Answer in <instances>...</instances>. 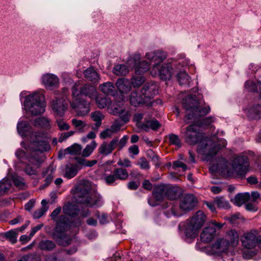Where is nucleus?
<instances>
[{
	"mask_svg": "<svg viewBox=\"0 0 261 261\" xmlns=\"http://www.w3.org/2000/svg\"><path fill=\"white\" fill-rule=\"evenodd\" d=\"M206 220V216L202 211H198L190 220H187L183 226L184 232L186 237L189 238H195L197 234L199 229L203 225Z\"/></svg>",
	"mask_w": 261,
	"mask_h": 261,
	"instance_id": "423d86ee",
	"label": "nucleus"
},
{
	"mask_svg": "<svg viewBox=\"0 0 261 261\" xmlns=\"http://www.w3.org/2000/svg\"><path fill=\"white\" fill-rule=\"evenodd\" d=\"M168 138L170 144L177 146H180V140L177 135L170 134L169 135Z\"/></svg>",
	"mask_w": 261,
	"mask_h": 261,
	"instance_id": "864d4df0",
	"label": "nucleus"
},
{
	"mask_svg": "<svg viewBox=\"0 0 261 261\" xmlns=\"http://www.w3.org/2000/svg\"><path fill=\"white\" fill-rule=\"evenodd\" d=\"M56 123L61 130H68L70 126L63 119H58L56 121Z\"/></svg>",
	"mask_w": 261,
	"mask_h": 261,
	"instance_id": "13d9d810",
	"label": "nucleus"
},
{
	"mask_svg": "<svg viewBox=\"0 0 261 261\" xmlns=\"http://www.w3.org/2000/svg\"><path fill=\"white\" fill-rule=\"evenodd\" d=\"M165 213L167 217L168 218L171 217L172 216H180L182 215V214L178 211L177 207L175 206H172Z\"/></svg>",
	"mask_w": 261,
	"mask_h": 261,
	"instance_id": "603ef678",
	"label": "nucleus"
},
{
	"mask_svg": "<svg viewBox=\"0 0 261 261\" xmlns=\"http://www.w3.org/2000/svg\"><path fill=\"white\" fill-rule=\"evenodd\" d=\"M113 172L114 173L117 179L125 180L128 177V173L126 169L122 168H116Z\"/></svg>",
	"mask_w": 261,
	"mask_h": 261,
	"instance_id": "79ce46f5",
	"label": "nucleus"
},
{
	"mask_svg": "<svg viewBox=\"0 0 261 261\" xmlns=\"http://www.w3.org/2000/svg\"><path fill=\"white\" fill-rule=\"evenodd\" d=\"M76 202L87 206L99 205L102 203L101 197L99 194L91 189L88 182H84L75 188Z\"/></svg>",
	"mask_w": 261,
	"mask_h": 261,
	"instance_id": "f03ea898",
	"label": "nucleus"
},
{
	"mask_svg": "<svg viewBox=\"0 0 261 261\" xmlns=\"http://www.w3.org/2000/svg\"><path fill=\"white\" fill-rule=\"evenodd\" d=\"M56 247L55 244L51 241L49 240H44L42 241L39 243V247L41 249L46 250V251H51L53 250Z\"/></svg>",
	"mask_w": 261,
	"mask_h": 261,
	"instance_id": "a18cd8bd",
	"label": "nucleus"
},
{
	"mask_svg": "<svg viewBox=\"0 0 261 261\" xmlns=\"http://www.w3.org/2000/svg\"><path fill=\"white\" fill-rule=\"evenodd\" d=\"M79 95H84L90 99H93L97 95V90L96 88L90 84H86L80 88L79 90Z\"/></svg>",
	"mask_w": 261,
	"mask_h": 261,
	"instance_id": "cd10ccee",
	"label": "nucleus"
},
{
	"mask_svg": "<svg viewBox=\"0 0 261 261\" xmlns=\"http://www.w3.org/2000/svg\"><path fill=\"white\" fill-rule=\"evenodd\" d=\"M72 96L73 100L70 102V106L75 110L77 115L84 116L88 114L90 111L89 103L86 100H81L79 98V88L76 84L72 88Z\"/></svg>",
	"mask_w": 261,
	"mask_h": 261,
	"instance_id": "1a4fd4ad",
	"label": "nucleus"
},
{
	"mask_svg": "<svg viewBox=\"0 0 261 261\" xmlns=\"http://www.w3.org/2000/svg\"><path fill=\"white\" fill-rule=\"evenodd\" d=\"M114 134L115 133L112 129L108 128L102 131L99 134V137L101 139H105L111 138Z\"/></svg>",
	"mask_w": 261,
	"mask_h": 261,
	"instance_id": "6e6d98bb",
	"label": "nucleus"
},
{
	"mask_svg": "<svg viewBox=\"0 0 261 261\" xmlns=\"http://www.w3.org/2000/svg\"><path fill=\"white\" fill-rule=\"evenodd\" d=\"M225 140L219 139L215 135L204 137L197 147L198 152L206 156L215 155L218 150L226 145Z\"/></svg>",
	"mask_w": 261,
	"mask_h": 261,
	"instance_id": "20e7f679",
	"label": "nucleus"
},
{
	"mask_svg": "<svg viewBox=\"0 0 261 261\" xmlns=\"http://www.w3.org/2000/svg\"><path fill=\"white\" fill-rule=\"evenodd\" d=\"M245 87L246 89L250 91H254L256 89V86L255 83L250 81L245 83Z\"/></svg>",
	"mask_w": 261,
	"mask_h": 261,
	"instance_id": "69168bd1",
	"label": "nucleus"
},
{
	"mask_svg": "<svg viewBox=\"0 0 261 261\" xmlns=\"http://www.w3.org/2000/svg\"><path fill=\"white\" fill-rule=\"evenodd\" d=\"M111 114L118 115L125 123L129 121L131 115L128 111L123 108L122 103H117L115 107L111 108Z\"/></svg>",
	"mask_w": 261,
	"mask_h": 261,
	"instance_id": "5701e85b",
	"label": "nucleus"
},
{
	"mask_svg": "<svg viewBox=\"0 0 261 261\" xmlns=\"http://www.w3.org/2000/svg\"><path fill=\"white\" fill-rule=\"evenodd\" d=\"M105 180L107 185H112L117 179L116 176L114 172L113 174L106 175L104 177Z\"/></svg>",
	"mask_w": 261,
	"mask_h": 261,
	"instance_id": "bf43d9fd",
	"label": "nucleus"
},
{
	"mask_svg": "<svg viewBox=\"0 0 261 261\" xmlns=\"http://www.w3.org/2000/svg\"><path fill=\"white\" fill-rule=\"evenodd\" d=\"M11 178L14 185L18 188L22 189L25 187V184L22 178L16 174L13 175Z\"/></svg>",
	"mask_w": 261,
	"mask_h": 261,
	"instance_id": "09e8293b",
	"label": "nucleus"
},
{
	"mask_svg": "<svg viewBox=\"0 0 261 261\" xmlns=\"http://www.w3.org/2000/svg\"><path fill=\"white\" fill-rule=\"evenodd\" d=\"M11 187V181L8 178L0 180V196L6 194Z\"/></svg>",
	"mask_w": 261,
	"mask_h": 261,
	"instance_id": "ea45409f",
	"label": "nucleus"
},
{
	"mask_svg": "<svg viewBox=\"0 0 261 261\" xmlns=\"http://www.w3.org/2000/svg\"><path fill=\"white\" fill-rule=\"evenodd\" d=\"M138 165L142 169L147 170L149 169L150 167L148 161L144 158L140 159V161L138 163Z\"/></svg>",
	"mask_w": 261,
	"mask_h": 261,
	"instance_id": "e2e57ef3",
	"label": "nucleus"
},
{
	"mask_svg": "<svg viewBox=\"0 0 261 261\" xmlns=\"http://www.w3.org/2000/svg\"><path fill=\"white\" fill-rule=\"evenodd\" d=\"M153 194L154 198L158 201L162 200L164 197L170 200H174L178 197L177 188L169 185L158 186L154 189Z\"/></svg>",
	"mask_w": 261,
	"mask_h": 261,
	"instance_id": "ddd939ff",
	"label": "nucleus"
},
{
	"mask_svg": "<svg viewBox=\"0 0 261 261\" xmlns=\"http://www.w3.org/2000/svg\"><path fill=\"white\" fill-rule=\"evenodd\" d=\"M63 211L65 214L70 216H76L79 212L76 205L70 203L65 205L63 207Z\"/></svg>",
	"mask_w": 261,
	"mask_h": 261,
	"instance_id": "a19ab883",
	"label": "nucleus"
},
{
	"mask_svg": "<svg viewBox=\"0 0 261 261\" xmlns=\"http://www.w3.org/2000/svg\"><path fill=\"white\" fill-rule=\"evenodd\" d=\"M85 77L93 83H98L100 81L99 74L93 67H89L84 72Z\"/></svg>",
	"mask_w": 261,
	"mask_h": 261,
	"instance_id": "2f4dec72",
	"label": "nucleus"
},
{
	"mask_svg": "<svg viewBox=\"0 0 261 261\" xmlns=\"http://www.w3.org/2000/svg\"><path fill=\"white\" fill-rule=\"evenodd\" d=\"M45 97L41 92H34L25 98L24 108L28 113L33 115L43 114L45 112Z\"/></svg>",
	"mask_w": 261,
	"mask_h": 261,
	"instance_id": "39448f33",
	"label": "nucleus"
},
{
	"mask_svg": "<svg viewBox=\"0 0 261 261\" xmlns=\"http://www.w3.org/2000/svg\"><path fill=\"white\" fill-rule=\"evenodd\" d=\"M17 129L19 134L23 137L31 131V126L27 121H20L17 123Z\"/></svg>",
	"mask_w": 261,
	"mask_h": 261,
	"instance_id": "c9c22d12",
	"label": "nucleus"
},
{
	"mask_svg": "<svg viewBox=\"0 0 261 261\" xmlns=\"http://www.w3.org/2000/svg\"><path fill=\"white\" fill-rule=\"evenodd\" d=\"M17 261H40V257L37 254H30L23 256L21 259Z\"/></svg>",
	"mask_w": 261,
	"mask_h": 261,
	"instance_id": "3c124183",
	"label": "nucleus"
},
{
	"mask_svg": "<svg viewBox=\"0 0 261 261\" xmlns=\"http://www.w3.org/2000/svg\"><path fill=\"white\" fill-rule=\"evenodd\" d=\"M99 89L106 95H112L114 93L115 87L112 82H108L100 84Z\"/></svg>",
	"mask_w": 261,
	"mask_h": 261,
	"instance_id": "58836bf2",
	"label": "nucleus"
},
{
	"mask_svg": "<svg viewBox=\"0 0 261 261\" xmlns=\"http://www.w3.org/2000/svg\"><path fill=\"white\" fill-rule=\"evenodd\" d=\"M116 85L121 93H127L132 88V82L127 79H119L117 80Z\"/></svg>",
	"mask_w": 261,
	"mask_h": 261,
	"instance_id": "c756f323",
	"label": "nucleus"
},
{
	"mask_svg": "<svg viewBox=\"0 0 261 261\" xmlns=\"http://www.w3.org/2000/svg\"><path fill=\"white\" fill-rule=\"evenodd\" d=\"M129 101L130 104L135 107L147 103L144 96L141 93V91H133L129 96Z\"/></svg>",
	"mask_w": 261,
	"mask_h": 261,
	"instance_id": "a878e982",
	"label": "nucleus"
},
{
	"mask_svg": "<svg viewBox=\"0 0 261 261\" xmlns=\"http://www.w3.org/2000/svg\"><path fill=\"white\" fill-rule=\"evenodd\" d=\"M97 146L95 141H92L89 144L87 145L82 152V156L88 157L93 152Z\"/></svg>",
	"mask_w": 261,
	"mask_h": 261,
	"instance_id": "c03bdc74",
	"label": "nucleus"
},
{
	"mask_svg": "<svg viewBox=\"0 0 261 261\" xmlns=\"http://www.w3.org/2000/svg\"><path fill=\"white\" fill-rule=\"evenodd\" d=\"M71 122L75 128L81 133L84 132L87 127V123L81 120L73 118L72 119Z\"/></svg>",
	"mask_w": 261,
	"mask_h": 261,
	"instance_id": "37998d69",
	"label": "nucleus"
},
{
	"mask_svg": "<svg viewBox=\"0 0 261 261\" xmlns=\"http://www.w3.org/2000/svg\"><path fill=\"white\" fill-rule=\"evenodd\" d=\"M128 137L127 135L124 136L119 141H118L117 146H118V150H121L126 144Z\"/></svg>",
	"mask_w": 261,
	"mask_h": 261,
	"instance_id": "680f3d73",
	"label": "nucleus"
},
{
	"mask_svg": "<svg viewBox=\"0 0 261 261\" xmlns=\"http://www.w3.org/2000/svg\"><path fill=\"white\" fill-rule=\"evenodd\" d=\"M214 203L218 207L227 209L229 208V203L223 197H217L214 200Z\"/></svg>",
	"mask_w": 261,
	"mask_h": 261,
	"instance_id": "de8ad7c7",
	"label": "nucleus"
},
{
	"mask_svg": "<svg viewBox=\"0 0 261 261\" xmlns=\"http://www.w3.org/2000/svg\"><path fill=\"white\" fill-rule=\"evenodd\" d=\"M150 65V64H149ZM150 74L153 76H159L162 80H170L174 72L172 67V62L169 60L167 62L163 63L160 65L155 66L154 67H149Z\"/></svg>",
	"mask_w": 261,
	"mask_h": 261,
	"instance_id": "9b49d317",
	"label": "nucleus"
},
{
	"mask_svg": "<svg viewBox=\"0 0 261 261\" xmlns=\"http://www.w3.org/2000/svg\"><path fill=\"white\" fill-rule=\"evenodd\" d=\"M5 236L12 244H14L17 241V233L14 231H7Z\"/></svg>",
	"mask_w": 261,
	"mask_h": 261,
	"instance_id": "5fc2aeb1",
	"label": "nucleus"
},
{
	"mask_svg": "<svg viewBox=\"0 0 261 261\" xmlns=\"http://www.w3.org/2000/svg\"><path fill=\"white\" fill-rule=\"evenodd\" d=\"M167 54L162 50L150 51L145 54V58L150 63H153L151 67L160 65L166 59Z\"/></svg>",
	"mask_w": 261,
	"mask_h": 261,
	"instance_id": "dca6fc26",
	"label": "nucleus"
},
{
	"mask_svg": "<svg viewBox=\"0 0 261 261\" xmlns=\"http://www.w3.org/2000/svg\"><path fill=\"white\" fill-rule=\"evenodd\" d=\"M158 92V86L153 82L146 83L141 90V93L144 96L147 103L157 94Z\"/></svg>",
	"mask_w": 261,
	"mask_h": 261,
	"instance_id": "412c9836",
	"label": "nucleus"
},
{
	"mask_svg": "<svg viewBox=\"0 0 261 261\" xmlns=\"http://www.w3.org/2000/svg\"><path fill=\"white\" fill-rule=\"evenodd\" d=\"M91 117L95 122V125L92 127V129L97 130L101 124V121L104 118V115L101 112L97 111L92 112Z\"/></svg>",
	"mask_w": 261,
	"mask_h": 261,
	"instance_id": "e433bc0d",
	"label": "nucleus"
},
{
	"mask_svg": "<svg viewBox=\"0 0 261 261\" xmlns=\"http://www.w3.org/2000/svg\"><path fill=\"white\" fill-rule=\"evenodd\" d=\"M186 142L190 145H195L199 143L204 138L203 134L199 131L197 127L194 124L186 127L184 133Z\"/></svg>",
	"mask_w": 261,
	"mask_h": 261,
	"instance_id": "4468645a",
	"label": "nucleus"
},
{
	"mask_svg": "<svg viewBox=\"0 0 261 261\" xmlns=\"http://www.w3.org/2000/svg\"><path fill=\"white\" fill-rule=\"evenodd\" d=\"M216 230L215 227L209 225L202 230L200 234V239L203 242L208 243L211 241L216 235Z\"/></svg>",
	"mask_w": 261,
	"mask_h": 261,
	"instance_id": "bb28decb",
	"label": "nucleus"
},
{
	"mask_svg": "<svg viewBox=\"0 0 261 261\" xmlns=\"http://www.w3.org/2000/svg\"><path fill=\"white\" fill-rule=\"evenodd\" d=\"M190 63V60L188 59H184L178 62V64H174L173 66L177 70H179L176 75L177 80L180 85H189L190 82V78L187 73L182 70L181 67L187 66Z\"/></svg>",
	"mask_w": 261,
	"mask_h": 261,
	"instance_id": "2eb2a0df",
	"label": "nucleus"
},
{
	"mask_svg": "<svg viewBox=\"0 0 261 261\" xmlns=\"http://www.w3.org/2000/svg\"><path fill=\"white\" fill-rule=\"evenodd\" d=\"M139 54L133 55L127 62L124 64L116 65L113 69V73L118 76H125L128 74L130 69H134L136 74H141L149 70V65L145 61L141 60Z\"/></svg>",
	"mask_w": 261,
	"mask_h": 261,
	"instance_id": "f257e3e1",
	"label": "nucleus"
},
{
	"mask_svg": "<svg viewBox=\"0 0 261 261\" xmlns=\"http://www.w3.org/2000/svg\"><path fill=\"white\" fill-rule=\"evenodd\" d=\"M250 198L249 193H239L237 194L233 199H231L232 202L237 206H241L248 201Z\"/></svg>",
	"mask_w": 261,
	"mask_h": 261,
	"instance_id": "f704fd0d",
	"label": "nucleus"
},
{
	"mask_svg": "<svg viewBox=\"0 0 261 261\" xmlns=\"http://www.w3.org/2000/svg\"><path fill=\"white\" fill-rule=\"evenodd\" d=\"M55 170L56 167L53 165H50L42 172V176L45 178L44 187L48 186L52 181Z\"/></svg>",
	"mask_w": 261,
	"mask_h": 261,
	"instance_id": "473e14b6",
	"label": "nucleus"
},
{
	"mask_svg": "<svg viewBox=\"0 0 261 261\" xmlns=\"http://www.w3.org/2000/svg\"><path fill=\"white\" fill-rule=\"evenodd\" d=\"M248 158L247 156L240 154L236 156L232 163V168L229 169L228 163L224 158H221L219 161L220 164H218L217 169H221L223 171L226 172L229 175H232L236 173L238 175H244L249 166Z\"/></svg>",
	"mask_w": 261,
	"mask_h": 261,
	"instance_id": "7ed1b4c3",
	"label": "nucleus"
},
{
	"mask_svg": "<svg viewBox=\"0 0 261 261\" xmlns=\"http://www.w3.org/2000/svg\"><path fill=\"white\" fill-rule=\"evenodd\" d=\"M230 248L227 245L226 242L222 238H219L216 240L211 247V251L212 254L222 255H227L229 253Z\"/></svg>",
	"mask_w": 261,
	"mask_h": 261,
	"instance_id": "a211bd4d",
	"label": "nucleus"
},
{
	"mask_svg": "<svg viewBox=\"0 0 261 261\" xmlns=\"http://www.w3.org/2000/svg\"><path fill=\"white\" fill-rule=\"evenodd\" d=\"M41 82L47 90L57 88L60 84L59 78L57 75L51 73L43 74L41 78Z\"/></svg>",
	"mask_w": 261,
	"mask_h": 261,
	"instance_id": "f3484780",
	"label": "nucleus"
},
{
	"mask_svg": "<svg viewBox=\"0 0 261 261\" xmlns=\"http://www.w3.org/2000/svg\"><path fill=\"white\" fill-rule=\"evenodd\" d=\"M82 149V147L81 145L74 144L64 150L60 151L59 153V157L60 159H62L66 154H71L73 155H79L81 154Z\"/></svg>",
	"mask_w": 261,
	"mask_h": 261,
	"instance_id": "c85d7f7f",
	"label": "nucleus"
},
{
	"mask_svg": "<svg viewBox=\"0 0 261 261\" xmlns=\"http://www.w3.org/2000/svg\"><path fill=\"white\" fill-rule=\"evenodd\" d=\"M214 121V118L213 117H208L203 120L202 122L199 123V125H208Z\"/></svg>",
	"mask_w": 261,
	"mask_h": 261,
	"instance_id": "774afa93",
	"label": "nucleus"
},
{
	"mask_svg": "<svg viewBox=\"0 0 261 261\" xmlns=\"http://www.w3.org/2000/svg\"><path fill=\"white\" fill-rule=\"evenodd\" d=\"M118 141V138L116 137L109 142H103L98 148V156L102 155L106 156L110 155L116 147Z\"/></svg>",
	"mask_w": 261,
	"mask_h": 261,
	"instance_id": "6ab92c4d",
	"label": "nucleus"
},
{
	"mask_svg": "<svg viewBox=\"0 0 261 261\" xmlns=\"http://www.w3.org/2000/svg\"><path fill=\"white\" fill-rule=\"evenodd\" d=\"M69 93L68 89L66 87L62 88L61 91H54L55 98L50 101V106L56 115L64 116L68 108L66 100L68 99Z\"/></svg>",
	"mask_w": 261,
	"mask_h": 261,
	"instance_id": "0eeeda50",
	"label": "nucleus"
},
{
	"mask_svg": "<svg viewBox=\"0 0 261 261\" xmlns=\"http://www.w3.org/2000/svg\"><path fill=\"white\" fill-rule=\"evenodd\" d=\"M160 126V123L155 119L146 120L144 122V123H139L138 124L139 128L143 129L145 131H148L149 129L156 130Z\"/></svg>",
	"mask_w": 261,
	"mask_h": 261,
	"instance_id": "7c9ffc66",
	"label": "nucleus"
},
{
	"mask_svg": "<svg viewBox=\"0 0 261 261\" xmlns=\"http://www.w3.org/2000/svg\"><path fill=\"white\" fill-rule=\"evenodd\" d=\"M197 200L194 195L186 194L180 200L179 207L184 212L191 211L196 206Z\"/></svg>",
	"mask_w": 261,
	"mask_h": 261,
	"instance_id": "aec40b11",
	"label": "nucleus"
},
{
	"mask_svg": "<svg viewBox=\"0 0 261 261\" xmlns=\"http://www.w3.org/2000/svg\"><path fill=\"white\" fill-rule=\"evenodd\" d=\"M222 239L225 240L230 248H233L239 244V234L234 229H231L227 231L225 236Z\"/></svg>",
	"mask_w": 261,
	"mask_h": 261,
	"instance_id": "b1692460",
	"label": "nucleus"
},
{
	"mask_svg": "<svg viewBox=\"0 0 261 261\" xmlns=\"http://www.w3.org/2000/svg\"><path fill=\"white\" fill-rule=\"evenodd\" d=\"M61 212V207H58L50 214L51 219L56 223L53 238L57 240L65 239L66 240V236L65 232L69 228V224L68 220L65 216L61 215L58 217Z\"/></svg>",
	"mask_w": 261,
	"mask_h": 261,
	"instance_id": "6e6552de",
	"label": "nucleus"
},
{
	"mask_svg": "<svg viewBox=\"0 0 261 261\" xmlns=\"http://www.w3.org/2000/svg\"><path fill=\"white\" fill-rule=\"evenodd\" d=\"M172 168L176 169L177 168H181L182 171H185L187 169V166L180 161H176L173 162Z\"/></svg>",
	"mask_w": 261,
	"mask_h": 261,
	"instance_id": "052dcab7",
	"label": "nucleus"
},
{
	"mask_svg": "<svg viewBox=\"0 0 261 261\" xmlns=\"http://www.w3.org/2000/svg\"><path fill=\"white\" fill-rule=\"evenodd\" d=\"M30 148L33 151L41 152L48 150L50 146L48 139L43 133H33L31 136Z\"/></svg>",
	"mask_w": 261,
	"mask_h": 261,
	"instance_id": "f8f14e48",
	"label": "nucleus"
},
{
	"mask_svg": "<svg viewBox=\"0 0 261 261\" xmlns=\"http://www.w3.org/2000/svg\"><path fill=\"white\" fill-rule=\"evenodd\" d=\"M42 161L40 159H36L34 158H31L30 160V163L32 165H34L35 168L32 167L30 165H28L25 168V171L27 174L30 175H36L37 171L36 168L39 167Z\"/></svg>",
	"mask_w": 261,
	"mask_h": 261,
	"instance_id": "72a5a7b5",
	"label": "nucleus"
},
{
	"mask_svg": "<svg viewBox=\"0 0 261 261\" xmlns=\"http://www.w3.org/2000/svg\"><path fill=\"white\" fill-rule=\"evenodd\" d=\"M184 105L187 111L186 116L184 120L186 123H197L199 117L204 116L211 111V108L208 106L205 107L197 106L191 107L187 106L186 103Z\"/></svg>",
	"mask_w": 261,
	"mask_h": 261,
	"instance_id": "9d476101",
	"label": "nucleus"
},
{
	"mask_svg": "<svg viewBox=\"0 0 261 261\" xmlns=\"http://www.w3.org/2000/svg\"><path fill=\"white\" fill-rule=\"evenodd\" d=\"M94 98L95 102L99 109H104L107 107L110 113L112 110L111 108L115 107L117 103L116 102L112 103L109 98L101 95H96Z\"/></svg>",
	"mask_w": 261,
	"mask_h": 261,
	"instance_id": "393cba45",
	"label": "nucleus"
},
{
	"mask_svg": "<svg viewBox=\"0 0 261 261\" xmlns=\"http://www.w3.org/2000/svg\"><path fill=\"white\" fill-rule=\"evenodd\" d=\"M80 169L77 164L68 163L62 169V175L67 179H71L77 175Z\"/></svg>",
	"mask_w": 261,
	"mask_h": 261,
	"instance_id": "4be33fe9",
	"label": "nucleus"
},
{
	"mask_svg": "<svg viewBox=\"0 0 261 261\" xmlns=\"http://www.w3.org/2000/svg\"><path fill=\"white\" fill-rule=\"evenodd\" d=\"M250 117L253 119H258L261 117V106L257 105L250 110Z\"/></svg>",
	"mask_w": 261,
	"mask_h": 261,
	"instance_id": "8fccbe9b",
	"label": "nucleus"
},
{
	"mask_svg": "<svg viewBox=\"0 0 261 261\" xmlns=\"http://www.w3.org/2000/svg\"><path fill=\"white\" fill-rule=\"evenodd\" d=\"M48 207H41L40 208L36 210L33 213V216L34 219H39L47 211Z\"/></svg>",
	"mask_w": 261,
	"mask_h": 261,
	"instance_id": "4d7b16f0",
	"label": "nucleus"
},
{
	"mask_svg": "<svg viewBox=\"0 0 261 261\" xmlns=\"http://www.w3.org/2000/svg\"><path fill=\"white\" fill-rule=\"evenodd\" d=\"M122 124L118 121H115L110 127V128L114 133H116L120 129Z\"/></svg>",
	"mask_w": 261,
	"mask_h": 261,
	"instance_id": "338daca9",
	"label": "nucleus"
},
{
	"mask_svg": "<svg viewBox=\"0 0 261 261\" xmlns=\"http://www.w3.org/2000/svg\"><path fill=\"white\" fill-rule=\"evenodd\" d=\"M33 124L34 126L38 127L48 129L50 127V121L46 117H39L34 121Z\"/></svg>",
	"mask_w": 261,
	"mask_h": 261,
	"instance_id": "4c0bfd02",
	"label": "nucleus"
},
{
	"mask_svg": "<svg viewBox=\"0 0 261 261\" xmlns=\"http://www.w3.org/2000/svg\"><path fill=\"white\" fill-rule=\"evenodd\" d=\"M128 151L129 153L132 154V155H130V156L134 158V156L137 155L139 152L138 146L136 145L130 146L128 148Z\"/></svg>",
	"mask_w": 261,
	"mask_h": 261,
	"instance_id": "0e129e2a",
	"label": "nucleus"
},
{
	"mask_svg": "<svg viewBox=\"0 0 261 261\" xmlns=\"http://www.w3.org/2000/svg\"><path fill=\"white\" fill-rule=\"evenodd\" d=\"M143 73L136 74L137 75L133 76L132 79V85L134 87H139L144 83L145 79L144 76L141 75Z\"/></svg>",
	"mask_w": 261,
	"mask_h": 261,
	"instance_id": "49530a36",
	"label": "nucleus"
}]
</instances>
